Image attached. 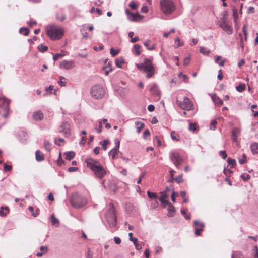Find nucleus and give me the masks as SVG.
I'll return each mask as SVG.
<instances>
[{
	"instance_id": "nucleus-1",
	"label": "nucleus",
	"mask_w": 258,
	"mask_h": 258,
	"mask_svg": "<svg viewBox=\"0 0 258 258\" xmlns=\"http://www.w3.org/2000/svg\"><path fill=\"white\" fill-rule=\"evenodd\" d=\"M87 166L95 174L97 177L102 179L106 174V171L99 161L92 158H88L85 161Z\"/></svg>"
},
{
	"instance_id": "nucleus-2",
	"label": "nucleus",
	"mask_w": 258,
	"mask_h": 258,
	"mask_svg": "<svg viewBox=\"0 0 258 258\" xmlns=\"http://www.w3.org/2000/svg\"><path fill=\"white\" fill-rule=\"evenodd\" d=\"M46 33L52 40L60 39L64 35V30L61 27L53 25L47 27Z\"/></svg>"
},
{
	"instance_id": "nucleus-3",
	"label": "nucleus",
	"mask_w": 258,
	"mask_h": 258,
	"mask_svg": "<svg viewBox=\"0 0 258 258\" xmlns=\"http://www.w3.org/2000/svg\"><path fill=\"white\" fill-rule=\"evenodd\" d=\"M70 202L73 207L79 209L85 206L87 201L85 197L77 192H75L71 196Z\"/></svg>"
},
{
	"instance_id": "nucleus-4",
	"label": "nucleus",
	"mask_w": 258,
	"mask_h": 258,
	"mask_svg": "<svg viewBox=\"0 0 258 258\" xmlns=\"http://www.w3.org/2000/svg\"><path fill=\"white\" fill-rule=\"evenodd\" d=\"M137 67L140 70H143L147 73L146 77L148 78L152 77L154 73V68L151 60L148 58H145L141 64H137Z\"/></svg>"
},
{
	"instance_id": "nucleus-5",
	"label": "nucleus",
	"mask_w": 258,
	"mask_h": 258,
	"mask_svg": "<svg viewBox=\"0 0 258 258\" xmlns=\"http://www.w3.org/2000/svg\"><path fill=\"white\" fill-rule=\"evenodd\" d=\"M105 218L110 228H114L116 226V216L114 207L112 204L109 205V208L105 214Z\"/></svg>"
},
{
	"instance_id": "nucleus-6",
	"label": "nucleus",
	"mask_w": 258,
	"mask_h": 258,
	"mask_svg": "<svg viewBox=\"0 0 258 258\" xmlns=\"http://www.w3.org/2000/svg\"><path fill=\"white\" fill-rule=\"evenodd\" d=\"M105 94L104 88L100 84H96L91 88V96L95 99H101L104 97Z\"/></svg>"
},
{
	"instance_id": "nucleus-7",
	"label": "nucleus",
	"mask_w": 258,
	"mask_h": 258,
	"mask_svg": "<svg viewBox=\"0 0 258 258\" xmlns=\"http://www.w3.org/2000/svg\"><path fill=\"white\" fill-rule=\"evenodd\" d=\"M10 100L5 98H0V114L7 118L9 114V104Z\"/></svg>"
},
{
	"instance_id": "nucleus-8",
	"label": "nucleus",
	"mask_w": 258,
	"mask_h": 258,
	"mask_svg": "<svg viewBox=\"0 0 258 258\" xmlns=\"http://www.w3.org/2000/svg\"><path fill=\"white\" fill-rule=\"evenodd\" d=\"M160 5L162 11L165 14H169L174 10V5L172 1L162 0Z\"/></svg>"
},
{
	"instance_id": "nucleus-9",
	"label": "nucleus",
	"mask_w": 258,
	"mask_h": 258,
	"mask_svg": "<svg viewBox=\"0 0 258 258\" xmlns=\"http://www.w3.org/2000/svg\"><path fill=\"white\" fill-rule=\"evenodd\" d=\"M176 104L183 110H190L192 108V104L188 97H185L182 101L177 100Z\"/></svg>"
},
{
	"instance_id": "nucleus-10",
	"label": "nucleus",
	"mask_w": 258,
	"mask_h": 258,
	"mask_svg": "<svg viewBox=\"0 0 258 258\" xmlns=\"http://www.w3.org/2000/svg\"><path fill=\"white\" fill-rule=\"evenodd\" d=\"M170 158L177 168H178L179 166H180L182 162V158L177 152H171Z\"/></svg>"
},
{
	"instance_id": "nucleus-11",
	"label": "nucleus",
	"mask_w": 258,
	"mask_h": 258,
	"mask_svg": "<svg viewBox=\"0 0 258 258\" xmlns=\"http://www.w3.org/2000/svg\"><path fill=\"white\" fill-rule=\"evenodd\" d=\"M60 132L64 134L66 137L71 134L70 124L67 121H63L60 126Z\"/></svg>"
},
{
	"instance_id": "nucleus-12",
	"label": "nucleus",
	"mask_w": 258,
	"mask_h": 258,
	"mask_svg": "<svg viewBox=\"0 0 258 258\" xmlns=\"http://www.w3.org/2000/svg\"><path fill=\"white\" fill-rule=\"evenodd\" d=\"M75 63L73 60H63L60 63V67L66 70L71 69L75 67Z\"/></svg>"
},
{
	"instance_id": "nucleus-13",
	"label": "nucleus",
	"mask_w": 258,
	"mask_h": 258,
	"mask_svg": "<svg viewBox=\"0 0 258 258\" xmlns=\"http://www.w3.org/2000/svg\"><path fill=\"white\" fill-rule=\"evenodd\" d=\"M115 147L109 152V155L112 156V159L116 158L119 152L120 142L117 141L115 142Z\"/></svg>"
},
{
	"instance_id": "nucleus-14",
	"label": "nucleus",
	"mask_w": 258,
	"mask_h": 258,
	"mask_svg": "<svg viewBox=\"0 0 258 258\" xmlns=\"http://www.w3.org/2000/svg\"><path fill=\"white\" fill-rule=\"evenodd\" d=\"M161 196L159 197V199L161 202V205L164 208L166 207V205H168L169 202L168 200H166V199L168 197V196L166 194V191H162L160 193Z\"/></svg>"
},
{
	"instance_id": "nucleus-15",
	"label": "nucleus",
	"mask_w": 258,
	"mask_h": 258,
	"mask_svg": "<svg viewBox=\"0 0 258 258\" xmlns=\"http://www.w3.org/2000/svg\"><path fill=\"white\" fill-rule=\"evenodd\" d=\"M220 26L228 34H231L233 32L232 28L227 23H221Z\"/></svg>"
},
{
	"instance_id": "nucleus-16",
	"label": "nucleus",
	"mask_w": 258,
	"mask_h": 258,
	"mask_svg": "<svg viewBox=\"0 0 258 258\" xmlns=\"http://www.w3.org/2000/svg\"><path fill=\"white\" fill-rule=\"evenodd\" d=\"M240 130L237 127H234L232 132V140L234 142H237V137L239 135Z\"/></svg>"
},
{
	"instance_id": "nucleus-17",
	"label": "nucleus",
	"mask_w": 258,
	"mask_h": 258,
	"mask_svg": "<svg viewBox=\"0 0 258 258\" xmlns=\"http://www.w3.org/2000/svg\"><path fill=\"white\" fill-rule=\"evenodd\" d=\"M150 91L151 94L155 96H159L160 95V92L156 84H153L151 85Z\"/></svg>"
},
{
	"instance_id": "nucleus-18",
	"label": "nucleus",
	"mask_w": 258,
	"mask_h": 258,
	"mask_svg": "<svg viewBox=\"0 0 258 258\" xmlns=\"http://www.w3.org/2000/svg\"><path fill=\"white\" fill-rule=\"evenodd\" d=\"M33 117L34 120L39 121L43 118L44 115L41 111H38L34 113Z\"/></svg>"
},
{
	"instance_id": "nucleus-19",
	"label": "nucleus",
	"mask_w": 258,
	"mask_h": 258,
	"mask_svg": "<svg viewBox=\"0 0 258 258\" xmlns=\"http://www.w3.org/2000/svg\"><path fill=\"white\" fill-rule=\"evenodd\" d=\"M167 205L168 206V212L167 215L169 217H173L175 212V209L171 203H169Z\"/></svg>"
},
{
	"instance_id": "nucleus-20",
	"label": "nucleus",
	"mask_w": 258,
	"mask_h": 258,
	"mask_svg": "<svg viewBox=\"0 0 258 258\" xmlns=\"http://www.w3.org/2000/svg\"><path fill=\"white\" fill-rule=\"evenodd\" d=\"M9 212V208L7 206H2L0 208V216L5 217Z\"/></svg>"
},
{
	"instance_id": "nucleus-21",
	"label": "nucleus",
	"mask_w": 258,
	"mask_h": 258,
	"mask_svg": "<svg viewBox=\"0 0 258 258\" xmlns=\"http://www.w3.org/2000/svg\"><path fill=\"white\" fill-rule=\"evenodd\" d=\"M35 156L36 159L37 161H42L44 159L43 154L39 150H37L36 151Z\"/></svg>"
},
{
	"instance_id": "nucleus-22",
	"label": "nucleus",
	"mask_w": 258,
	"mask_h": 258,
	"mask_svg": "<svg viewBox=\"0 0 258 258\" xmlns=\"http://www.w3.org/2000/svg\"><path fill=\"white\" fill-rule=\"evenodd\" d=\"M250 149L253 154L258 153V143L255 142L250 145Z\"/></svg>"
},
{
	"instance_id": "nucleus-23",
	"label": "nucleus",
	"mask_w": 258,
	"mask_h": 258,
	"mask_svg": "<svg viewBox=\"0 0 258 258\" xmlns=\"http://www.w3.org/2000/svg\"><path fill=\"white\" fill-rule=\"evenodd\" d=\"M135 125L137 128V132L138 133H140L141 130L143 128L145 125L144 123H142L141 122L137 121L135 122Z\"/></svg>"
},
{
	"instance_id": "nucleus-24",
	"label": "nucleus",
	"mask_w": 258,
	"mask_h": 258,
	"mask_svg": "<svg viewBox=\"0 0 258 258\" xmlns=\"http://www.w3.org/2000/svg\"><path fill=\"white\" fill-rule=\"evenodd\" d=\"M50 221L52 223V224L53 225V226H55L56 227H57L59 225V220L56 219L54 215H52L51 217H50Z\"/></svg>"
},
{
	"instance_id": "nucleus-25",
	"label": "nucleus",
	"mask_w": 258,
	"mask_h": 258,
	"mask_svg": "<svg viewBox=\"0 0 258 258\" xmlns=\"http://www.w3.org/2000/svg\"><path fill=\"white\" fill-rule=\"evenodd\" d=\"M66 159L69 161L72 159L75 156V153L73 151L67 152L65 153Z\"/></svg>"
},
{
	"instance_id": "nucleus-26",
	"label": "nucleus",
	"mask_w": 258,
	"mask_h": 258,
	"mask_svg": "<svg viewBox=\"0 0 258 258\" xmlns=\"http://www.w3.org/2000/svg\"><path fill=\"white\" fill-rule=\"evenodd\" d=\"M124 63L123 58L120 57L115 60V64L118 68H121L122 64Z\"/></svg>"
},
{
	"instance_id": "nucleus-27",
	"label": "nucleus",
	"mask_w": 258,
	"mask_h": 258,
	"mask_svg": "<svg viewBox=\"0 0 258 258\" xmlns=\"http://www.w3.org/2000/svg\"><path fill=\"white\" fill-rule=\"evenodd\" d=\"M210 50H208L204 47H201L200 49V52L205 55H208L210 53Z\"/></svg>"
},
{
	"instance_id": "nucleus-28",
	"label": "nucleus",
	"mask_w": 258,
	"mask_h": 258,
	"mask_svg": "<svg viewBox=\"0 0 258 258\" xmlns=\"http://www.w3.org/2000/svg\"><path fill=\"white\" fill-rule=\"evenodd\" d=\"M245 89V85L244 84H239L236 87V89L239 92H243Z\"/></svg>"
},
{
	"instance_id": "nucleus-29",
	"label": "nucleus",
	"mask_w": 258,
	"mask_h": 258,
	"mask_svg": "<svg viewBox=\"0 0 258 258\" xmlns=\"http://www.w3.org/2000/svg\"><path fill=\"white\" fill-rule=\"evenodd\" d=\"M213 100L214 102L217 103L218 106H221L223 104V101L216 96L213 97Z\"/></svg>"
},
{
	"instance_id": "nucleus-30",
	"label": "nucleus",
	"mask_w": 258,
	"mask_h": 258,
	"mask_svg": "<svg viewBox=\"0 0 258 258\" xmlns=\"http://www.w3.org/2000/svg\"><path fill=\"white\" fill-rule=\"evenodd\" d=\"M19 32L21 34H24V35L27 36L29 34V30L28 28L22 27L20 29Z\"/></svg>"
},
{
	"instance_id": "nucleus-31",
	"label": "nucleus",
	"mask_w": 258,
	"mask_h": 258,
	"mask_svg": "<svg viewBox=\"0 0 258 258\" xmlns=\"http://www.w3.org/2000/svg\"><path fill=\"white\" fill-rule=\"evenodd\" d=\"M221 59V57L220 56H217L215 58V62L217 63H218L220 66L222 67L224 66L225 62V60H222L220 62H218L219 60H220Z\"/></svg>"
},
{
	"instance_id": "nucleus-32",
	"label": "nucleus",
	"mask_w": 258,
	"mask_h": 258,
	"mask_svg": "<svg viewBox=\"0 0 258 258\" xmlns=\"http://www.w3.org/2000/svg\"><path fill=\"white\" fill-rule=\"evenodd\" d=\"M38 49L41 52H44L48 50V47L43 44H41L38 46Z\"/></svg>"
},
{
	"instance_id": "nucleus-33",
	"label": "nucleus",
	"mask_w": 258,
	"mask_h": 258,
	"mask_svg": "<svg viewBox=\"0 0 258 258\" xmlns=\"http://www.w3.org/2000/svg\"><path fill=\"white\" fill-rule=\"evenodd\" d=\"M143 17L138 13L134 14L132 17L131 21H137L139 19L142 18Z\"/></svg>"
},
{
	"instance_id": "nucleus-34",
	"label": "nucleus",
	"mask_w": 258,
	"mask_h": 258,
	"mask_svg": "<svg viewBox=\"0 0 258 258\" xmlns=\"http://www.w3.org/2000/svg\"><path fill=\"white\" fill-rule=\"evenodd\" d=\"M183 45V43L180 41V38L177 37L175 40V47L178 48Z\"/></svg>"
},
{
	"instance_id": "nucleus-35",
	"label": "nucleus",
	"mask_w": 258,
	"mask_h": 258,
	"mask_svg": "<svg viewBox=\"0 0 258 258\" xmlns=\"http://www.w3.org/2000/svg\"><path fill=\"white\" fill-rule=\"evenodd\" d=\"M62 52H63V53H56L55 55H53V59L54 61L58 60L59 58L64 56L66 54L64 53L63 51H62Z\"/></svg>"
},
{
	"instance_id": "nucleus-36",
	"label": "nucleus",
	"mask_w": 258,
	"mask_h": 258,
	"mask_svg": "<svg viewBox=\"0 0 258 258\" xmlns=\"http://www.w3.org/2000/svg\"><path fill=\"white\" fill-rule=\"evenodd\" d=\"M134 48L135 50V55L139 56L141 53V52L140 51L141 46L139 44H136L134 45Z\"/></svg>"
},
{
	"instance_id": "nucleus-37",
	"label": "nucleus",
	"mask_w": 258,
	"mask_h": 258,
	"mask_svg": "<svg viewBox=\"0 0 258 258\" xmlns=\"http://www.w3.org/2000/svg\"><path fill=\"white\" fill-rule=\"evenodd\" d=\"M228 164L231 166V168H233L236 165V161L234 159L229 158L227 159Z\"/></svg>"
},
{
	"instance_id": "nucleus-38",
	"label": "nucleus",
	"mask_w": 258,
	"mask_h": 258,
	"mask_svg": "<svg viewBox=\"0 0 258 258\" xmlns=\"http://www.w3.org/2000/svg\"><path fill=\"white\" fill-rule=\"evenodd\" d=\"M108 143V141L107 140H105L103 141H101L100 142V144L102 145L103 149L105 151L107 149V145Z\"/></svg>"
},
{
	"instance_id": "nucleus-39",
	"label": "nucleus",
	"mask_w": 258,
	"mask_h": 258,
	"mask_svg": "<svg viewBox=\"0 0 258 258\" xmlns=\"http://www.w3.org/2000/svg\"><path fill=\"white\" fill-rule=\"evenodd\" d=\"M129 6L133 10H136L138 8V5L135 1H132L129 4Z\"/></svg>"
},
{
	"instance_id": "nucleus-40",
	"label": "nucleus",
	"mask_w": 258,
	"mask_h": 258,
	"mask_svg": "<svg viewBox=\"0 0 258 258\" xmlns=\"http://www.w3.org/2000/svg\"><path fill=\"white\" fill-rule=\"evenodd\" d=\"M241 178L244 181H247L250 178V176L249 174L243 173L241 175Z\"/></svg>"
},
{
	"instance_id": "nucleus-41",
	"label": "nucleus",
	"mask_w": 258,
	"mask_h": 258,
	"mask_svg": "<svg viewBox=\"0 0 258 258\" xmlns=\"http://www.w3.org/2000/svg\"><path fill=\"white\" fill-rule=\"evenodd\" d=\"M129 236V239L130 241H132L134 244H136L137 242H138V239L137 238H133V233H128Z\"/></svg>"
},
{
	"instance_id": "nucleus-42",
	"label": "nucleus",
	"mask_w": 258,
	"mask_h": 258,
	"mask_svg": "<svg viewBox=\"0 0 258 258\" xmlns=\"http://www.w3.org/2000/svg\"><path fill=\"white\" fill-rule=\"evenodd\" d=\"M147 195L149 198L151 199H156L158 197L156 194L150 192V191H147Z\"/></svg>"
},
{
	"instance_id": "nucleus-43",
	"label": "nucleus",
	"mask_w": 258,
	"mask_h": 258,
	"mask_svg": "<svg viewBox=\"0 0 258 258\" xmlns=\"http://www.w3.org/2000/svg\"><path fill=\"white\" fill-rule=\"evenodd\" d=\"M44 147L45 150L49 151L51 150V144L48 141H45L44 142Z\"/></svg>"
},
{
	"instance_id": "nucleus-44",
	"label": "nucleus",
	"mask_w": 258,
	"mask_h": 258,
	"mask_svg": "<svg viewBox=\"0 0 258 258\" xmlns=\"http://www.w3.org/2000/svg\"><path fill=\"white\" fill-rule=\"evenodd\" d=\"M119 52V50H115V49H114L113 48L110 49V54L112 55V56H113V57H114L116 55H117L118 54Z\"/></svg>"
},
{
	"instance_id": "nucleus-45",
	"label": "nucleus",
	"mask_w": 258,
	"mask_h": 258,
	"mask_svg": "<svg viewBox=\"0 0 258 258\" xmlns=\"http://www.w3.org/2000/svg\"><path fill=\"white\" fill-rule=\"evenodd\" d=\"M63 79H65V78L64 77H63V76L60 77L58 83L61 86H65L66 85V82L63 81L62 80H63Z\"/></svg>"
},
{
	"instance_id": "nucleus-46",
	"label": "nucleus",
	"mask_w": 258,
	"mask_h": 258,
	"mask_svg": "<svg viewBox=\"0 0 258 258\" xmlns=\"http://www.w3.org/2000/svg\"><path fill=\"white\" fill-rule=\"evenodd\" d=\"M194 225L197 227H200L201 228H203L204 226V224L203 223L200 222L199 221L197 220H195L194 222Z\"/></svg>"
},
{
	"instance_id": "nucleus-47",
	"label": "nucleus",
	"mask_w": 258,
	"mask_h": 258,
	"mask_svg": "<svg viewBox=\"0 0 258 258\" xmlns=\"http://www.w3.org/2000/svg\"><path fill=\"white\" fill-rule=\"evenodd\" d=\"M125 14L127 16L128 19L131 21L132 17L133 16V13L131 12L128 9L125 10Z\"/></svg>"
},
{
	"instance_id": "nucleus-48",
	"label": "nucleus",
	"mask_w": 258,
	"mask_h": 258,
	"mask_svg": "<svg viewBox=\"0 0 258 258\" xmlns=\"http://www.w3.org/2000/svg\"><path fill=\"white\" fill-rule=\"evenodd\" d=\"M56 19L62 22L66 19V16L63 14H62L60 16H59L58 15H57Z\"/></svg>"
},
{
	"instance_id": "nucleus-49",
	"label": "nucleus",
	"mask_w": 258,
	"mask_h": 258,
	"mask_svg": "<svg viewBox=\"0 0 258 258\" xmlns=\"http://www.w3.org/2000/svg\"><path fill=\"white\" fill-rule=\"evenodd\" d=\"M217 122L216 120H214L212 121L211 123V126L210 127V130H214L216 128V124Z\"/></svg>"
},
{
	"instance_id": "nucleus-50",
	"label": "nucleus",
	"mask_w": 258,
	"mask_h": 258,
	"mask_svg": "<svg viewBox=\"0 0 258 258\" xmlns=\"http://www.w3.org/2000/svg\"><path fill=\"white\" fill-rule=\"evenodd\" d=\"M246 155L245 154H243L242 158L240 159L239 160V163L240 164H243L244 163H245V162L246 161Z\"/></svg>"
},
{
	"instance_id": "nucleus-51",
	"label": "nucleus",
	"mask_w": 258,
	"mask_h": 258,
	"mask_svg": "<svg viewBox=\"0 0 258 258\" xmlns=\"http://www.w3.org/2000/svg\"><path fill=\"white\" fill-rule=\"evenodd\" d=\"M253 253L254 257L258 258V248L256 246H254L253 247Z\"/></svg>"
},
{
	"instance_id": "nucleus-52",
	"label": "nucleus",
	"mask_w": 258,
	"mask_h": 258,
	"mask_svg": "<svg viewBox=\"0 0 258 258\" xmlns=\"http://www.w3.org/2000/svg\"><path fill=\"white\" fill-rule=\"evenodd\" d=\"M232 10L233 17L235 19H236L238 17L237 10L235 7H234ZM235 21H236V20H235Z\"/></svg>"
},
{
	"instance_id": "nucleus-53",
	"label": "nucleus",
	"mask_w": 258,
	"mask_h": 258,
	"mask_svg": "<svg viewBox=\"0 0 258 258\" xmlns=\"http://www.w3.org/2000/svg\"><path fill=\"white\" fill-rule=\"evenodd\" d=\"M175 181L178 183H180L183 182V180L182 178V175H179V176L176 177L175 178Z\"/></svg>"
},
{
	"instance_id": "nucleus-54",
	"label": "nucleus",
	"mask_w": 258,
	"mask_h": 258,
	"mask_svg": "<svg viewBox=\"0 0 258 258\" xmlns=\"http://www.w3.org/2000/svg\"><path fill=\"white\" fill-rule=\"evenodd\" d=\"M12 168V167L11 165H7L6 164H4V170L5 171H11V169Z\"/></svg>"
},
{
	"instance_id": "nucleus-55",
	"label": "nucleus",
	"mask_w": 258,
	"mask_h": 258,
	"mask_svg": "<svg viewBox=\"0 0 258 258\" xmlns=\"http://www.w3.org/2000/svg\"><path fill=\"white\" fill-rule=\"evenodd\" d=\"M102 127V123L101 121H100L99 122V126H98V127H95V130H96V131H97V132L98 133H100L101 132Z\"/></svg>"
},
{
	"instance_id": "nucleus-56",
	"label": "nucleus",
	"mask_w": 258,
	"mask_h": 258,
	"mask_svg": "<svg viewBox=\"0 0 258 258\" xmlns=\"http://www.w3.org/2000/svg\"><path fill=\"white\" fill-rule=\"evenodd\" d=\"M150 135V132L148 129L146 130L143 134V138L145 139Z\"/></svg>"
},
{
	"instance_id": "nucleus-57",
	"label": "nucleus",
	"mask_w": 258,
	"mask_h": 258,
	"mask_svg": "<svg viewBox=\"0 0 258 258\" xmlns=\"http://www.w3.org/2000/svg\"><path fill=\"white\" fill-rule=\"evenodd\" d=\"M178 196V192L173 191V192L171 195V200L173 202H175V197Z\"/></svg>"
},
{
	"instance_id": "nucleus-58",
	"label": "nucleus",
	"mask_w": 258,
	"mask_h": 258,
	"mask_svg": "<svg viewBox=\"0 0 258 258\" xmlns=\"http://www.w3.org/2000/svg\"><path fill=\"white\" fill-rule=\"evenodd\" d=\"M202 231H203V228H196L195 229V235L197 236H200L201 235L200 233Z\"/></svg>"
},
{
	"instance_id": "nucleus-59",
	"label": "nucleus",
	"mask_w": 258,
	"mask_h": 258,
	"mask_svg": "<svg viewBox=\"0 0 258 258\" xmlns=\"http://www.w3.org/2000/svg\"><path fill=\"white\" fill-rule=\"evenodd\" d=\"M220 155L222 156V158L223 159H226L227 156V155L225 151H221L220 152Z\"/></svg>"
},
{
	"instance_id": "nucleus-60",
	"label": "nucleus",
	"mask_w": 258,
	"mask_h": 258,
	"mask_svg": "<svg viewBox=\"0 0 258 258\" xmlns=\"http://www.w3.org/2000/svg\"><path fill=\"white\" fill-rule=\"evenodd\" d=\"M40 249L41 250V252L45 253L47 251L48 247L47 246H41L40 248Z\"/></svg>"
},
{
	"instance_id": "nucleus-61",
	"label": "nucleus",
	"mask_w": 258,
	"mask_h": 258,
	"mask_svg": "<svg viewBox=\"0 0 258 258\" xmlns=\"http://www.w3.org/2000/svg\"><path fill=\"white\" fill-rule=\"evenodd\" d=\"M190 58L189 57H186L184 59L183 64L184 66H187L189 63Z\"/></svg>"
},
{
	"instance_id": "nucleus-62",
	"label": "nucleus",
	"mask_w": 258,
	"mask_h": 258,
	"mask_svg": "<svg viewBox=\"0 0 258 258\" xmlns=\"http://www.w3.org/2000/svg\"><path fill=\"white\" fill-rule=\"evenodd\" d=\"M232 254H234V258H241V253L240 252H235Z\"/></svg>"
},
{
	"instance_id": "nucleus-63",
	"label": "nucleus",
	"mask_w": 258,
	"mask_h": 258,
	"mask_svg": "<svg viewBox=\"0 0 258 258\" xmlns=\"http://www.w3.org/2000/svg\"><path fill=\"white\" fill-rule=\"evenodd\" d=\"M114 242H115V243L117 244H119L121 242L120 238L118 237H115L114 238Z\"/></svg>"
},
{
	"instance_id": "nucleus-64",
	"label": "nucleus",
	"mask_w": 258,
	"mask_h": 258,
	"mask_svg": "<svg viewBox=\"0 0 258 258\" xmlns=\"http://www.w3.org/2000/svg\"><path fill=\"white\" fill-rule=\"evenodd\" d=\"M189 130L190 131H195L196 130V125L194 124L190 123L189 125Z\"/></svg>"
}]
</instances>
